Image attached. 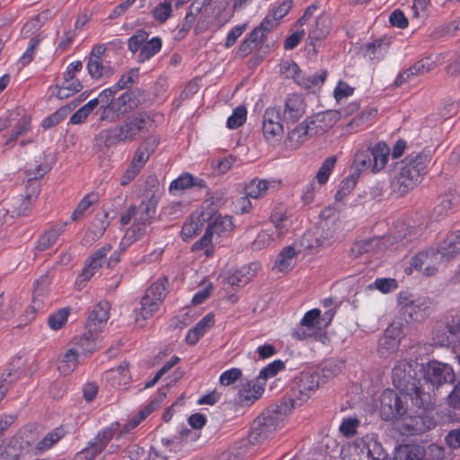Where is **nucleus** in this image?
<instances>
[{
  "label": "nucleus",
  "instance_id": "f257e3e1",
  "mask_svg": "<svg viewBox=\"0 0 460 460\" xmlns=\"http://www.w3.org/2000/svg\"><path fill=\"white\" fill-rule=\"evenodd\" d=\"M415 361H401L392 371L394 385L399 393L385 390L380 397V415L384 420H406L409 431L422 432L420 425L423 413L432 405L431 395L426 392L417 379Z\"/></svg>",
  "mask_w": 460,
  "mask_h": 460
},
{
  "label": "nucleus",
  "instance_id": "f03ea898",
  "mask_svg": "<svg viewBox=\"0 0 460 460\" xmlns=\"http://www.w3.org/2000/svg\"><path fill=\"white\" fill-rule=\"evenodd\" d=\"M153 125V116L149 111H133L127 115L117 127L100 131L94 141L96 145L105 147L137 141L149 134Z\"/></svg>",
  "mask_w": 460,
  "mask_h": 460
},
{
  "label": "nucleus",
  "instance_id": "7ed1b4c3",
  "mask_svg": "<svg viewBox=\"0 0 460 460\" xmlns=\"http://www.w3.org/2000/svg\"><path fill=\"white\" fill-rule=\"evenodd\" d=\"M430 160L431 155L429 150L409 154L402 162L404 165L401 167L391 183L393 191L404 196L412 190L426 174Z\"/></svg>",
  "mask_w": 460,
  "mask_h": 460
},
{
  "label": "nucleus",
  "instance_id": "20e7f679",
  "mask_svg": "<svg viewBox=\"0 0 460 460\" xmlns=\"http://www.w3.org/2000/svg\"><path fill=\"white\" fill-rule=\"evenodd\" d=\"M157 204L158 201L153 195L147 199H143L137 207L130 206L120 216L119 222L122 226H127L133 220V224L127 230L125 236L130 243L142 238L150 232Z\"/></svg>",
  "mask_w": 460,
  "mask_h": 460
},
{
  "label": "nucleus",
  "instance_id": "39448f33",
  "mask_svg": "<svg viewBox=\"0 0 460 460\" xmlns=\"http://www.w3.org/2000/svg\"><path fill=\"white\" fill-rule=\"evenodd\" d=\"M291 402H278L267 408L253 422L249 433V441L261 443L267 439L283 422L292 411Z\"/></svg>",
  "mask_w": 460,
  "mask_h": 460
},
{
  "label": "nucleus",
  "instance_id": "423d86ee",
  "mask_svg": "<svg viewBox=\"0 0 460 460\" xmlns=\"http://www.w3.org/2000/svg\"><path fill=\"white\" fill-rule=\"evenodd\" d=\"M168 279H159L146 291L140 300V307L136 309V321L139 323V316L143 321L153 316L157 312L160 304L166 296Z\"/></svg>",
  "mask_w": 460,
  "mask_h": 460
},
{
  "label": "nucleus",
  "instance_id": "0eeeda50",
  "mask_svg": "<svg viewBox=\"0 0 460 460\" xmlns=\"http://www.w3.org/2000/svg\"><path fill=\"white\" fill-rule=\"evenodd\" d=\"M320 386V375L317 372H303L295 380L294 386L288 397L280 402H291L292 410L306 402L313 392Z\"/></svg>",
  "mask_w": 460,
  "mask_h": 460
},
{
  "label": "nucleus",
  "instance_id": "6e6552de",
  "mask_svg": "<svg viewBox=\"0 0 460 460\" xmlns=\"http://www.w3.org/2000/svg\"><path fill=\"white\" fill-rule=\"evenodd\" d=\"M328 113H317L314 116L307 117L304 121L295 126L287 134L284 140L285 148L287 150H296L302 146L310 137L311 131L318 128L316 123L323 121Z\"/></svg>",
  "mask_w": 460,
  "mask_h": 460
},
{
  "label": "nucleus",
  "instance_id": "1a4fd4ad",
  "mask_svg": "<svg viewBox=\"0 0 460 460\" xmlns=\"http://www.w3.org/2000/svg\"><path fill=\"white\" fill-rule=\"evenodd\" d=\"M283 122L280 107H269L265 110L261 131L269 145L275 146L280 143L284 135Z\"/></svg>",
  "mask_w": 460,
  "mask_h": 460
},
{
  "label": "nucleus",
  "instance_id": "9d476101",
  "mask_svg": "<svg viewBox=\"0 0 460 460\" xmlns=\"http://www.w3.org/2000/svg\"><path fill=\"white\" fill-rule=\"evenodd\" d=\"M119 428V423L116 421L99 431L93 440L89 441L84 448L75 454L74 460H93L105 449Z\"/></svg>",
  "mask_w": 460,
  "mask_h": 460
},
{
  "label": "nucleus",
  "instance_id": "9b49d317",
  "mask_svg": "<svg viewBox=\"0 0 460 460\" xmlns=\"http://www.w3.org/2000/svg\"><path fill=\"white\" fill-rule=\"evenodd\" d=\"M420 385L424 389L425 385L430 384L433 387H438L443 384L454 383L456 376L452 367L437 360L429 361L424 368V378Z\"/></svg>",
  "mask_w": 460,
  "mask_h": 460
},
{
  "label": "nucleus",
  "instance_id": "f8f14e48",
  "mask_svg": "<svg viewBox=\"0 0 460 460\" xmlns=\"http://www.w3.org/2000/svg\"><path fill=\"white\" fill-rule=\"evenodd\" d=\"M351 448L355 453L366 454L367 460H392L378 441L375 433H369L363 437L357 438Z\"/></svg>",
  "mask_w": 460,
  "mask_h": 460
},
{
  "label": "nucleus",
  "instance_id": "ddd939ff",
  "mask_svg": "<svg viewBox=\"0 0 460 460\" xmlns=\"http://www.w3.org/2000/svg\"><path fill=\"white\" fill-rule=\"evenodd\" d=\"M140 90H134L130 92H125L120 94L117 99L114 100L112 106L107 111H109V118L105 120L112 122L115 121L120 115H128L129 113L136 111L140 102L138 95H140Z\"/></svg>",
  "mask_w": 460,
  "mask_h": 460
},
{
  "label": "nucleus",
  "instance_id": "4468645a",
  "mask_svg": "<svg viewBox=\"0 0 460 460\" xmlns=\"http://www.w3.org/2000/svg\"><path fill=\"white\" fill-rule=\"evenodd\" d=\"M283 67L292 74V76L297 84L305 89H310L319 84H323L327 77L326 70H320L319 72H315L314 75H307L301 71L298 65L295 62L286 63Z\"/></svg>",
  "mask_w": 460,
  "mask_h": 460
},
{
  "label": "nucleus",
  "instance_id": "2eb2a0df",
  "mask_svg": "<svg viewBox=\"0 0 460 460\" xmlns=\"http://www.w3.org/2000/svg\"><path fill=\"white\" fill-rule=\"evenodd\" d=\"M440 258L438 257L436 248H429L420 252L412 257L411 267L416 270H421L426 276H433L437 272L435 264L439 262Z\"/></svg>",
  "mask_w": 460,
  "mask_h": 460
},
{
  "label": "nucleus",
  "instance_id": "dca6fc26",
  "mask_svg": "<svg viewBox=\"0 0 460 460\" xmlns=\"http://www.w3.org/2000/svg\"><path fill=\"white\" fill-rule=\"evenodd\" d=\"M306 103L305 98L298 93L288 94L285 100L283 120L286 123L298 121L305 113Z\"/></svg>",
  "mask_w": 460,
  "mask_h": 460
},
{
  "label": "nucleus",
  "instance_id": "f3484780",
  "mask_svg": "<svg viewBox=\"0 0 460 460\" xmlns=\"http://www.w3.org/2000/svg\"><path fill=\"white\" fill-rule=\"evenodd\" d=\"M110 317V305L108 302H99L90 312L86 323L85 330L100 333L102 332Z\"/></svg>",
  "mask_w": 460,
  "mask_h": 460
},
{
  "label": "nucleus",
  "instance_id": "a211bd4d",
  "mask_svg": "<svg viewBox=\"0 0 460 460\" xmlns=\"http://www.w3.org/2000/svg\"><path fill=\"white\" fill-rule=\"evenodd\" d=\"M50 169L51 167L47 164H39L34 170L30 169L26 171L27 184L24 196L31 203L36 200L40 193V184L39 179L42 178Z\"/></svg>",
  "mask_w": 460,
  "mask_h": 460
},
{
  "label": "nucleus",
  "instance_id": "6ab92c4d",
  "mask_svg": "<svg viewBox=\"0 0 460 460\" xmlns=\"http://www.w3.org/2000/svg\"><path fill=\"white\" fill-rule=\"evenodd\" d=\"M111 250V244L105 243L86 260L83 272L80 275L82 281H88L94 275L95 271L102 268Z\"/></svg>",
  "mask_w": 460,
  "mask_h": 460
},
{
  "label": "nucleus",
  "instance_id": "aec40b11",
  "mask_svg": "<svg viewBox=\"0 0 460 460\" xmlns=\"http://www.w3.org/2000/svg\"><path fill=\"white\" fill-rule=\"evenodd\" d=\"M264 382L256 380L242 384L238 394V402L242 405H250L260 399L264 392Z\"/></svg>",
  "mask_w": 460,
  "mask_h": 460
},
{
  "label": "nucleus",
  "instance_id": "412c9836",
  "mask_svg": "<svg viewBox=\"0 0 460 460\" xmlns=\"http://www.w3.org/2000/svg\"><path fill=\"white\" fill-rule=\"evenodd\" d=\"M159 140L155 136L145 137L144 141L138 146L135 155L130 163L133 167L141 170L148 161L150 155L155 151Z\"/></svg>",
  "mask_w": 460,
  "mask_h": 460
},
{
  "label": "nucleus",
  "instance_id": "4be33fe9",
  "mask_svg": "<svg viewBox=\"0 0 460 460\" xmlns=\"http://www.w3.org/2000/svg\"><path fill=\"white\" fill-rule=\"evenodd\" d=\"M211 0H202V2L194 1L190 5V10L187 13L184 21L182 22V26L181 28V31H189L190 28L193 26L195 21L197 20V28L204 29V22L202 20V10L206 6L210 4Z\"/></svg>",
  "mask_w": 460,
  "mask_h": 460
},
{
  "label": "nucleus",
  "instance_id": "5701e85b",
  "mask_svg": "<svg viewBox=\"0 0 460 460\" xmlns=\"http://www.w3.org/2000/svg\"><path fill=\"white\" fill-rule=\"evenodd\" d=\"M430 310V301L427 298H417L405 308L402 314L406 322H420L425 319Z\"/></svg>",
  "mask_w": 460,
  "mask_h": 460
},
{
  "label": "nucleus",
  "instance_id": "b1692460",
  "mask_svg": "<svg viewBox=\"0 0 460 460\" xmlns=\"http://www.w3.org/2000/svg\"><path fill=\"white\" fill-rule=\"evenodd\" d=\"M212 218L211 212L202 210L196 217L191 216L190 221L185 222L181 227V234L184 241L192 239L200 230L204 222Z\"/></svg>",
  "mask_w": 460,
  "mask_h": 460
},
{
  "label": "nucleus",
  "instance_id": "393cba45",
  "mask_svg": "<svg viewBox=\"0 0 460 460\" xmlns=\"http://www.w3.org/2000/svg\"><path fill=\"white\" fill-rule=\"evenodd\" d=\"M440 260L451 259L460 252V231L448 234L436 248Z\"/></svg>",
  "mask_w": 460,
  "mask_h": 460
},
{
  "label": "nucleus",
  "instance_id": "a878e982",
  "mask_svg": "<svg viewBox=\"0 0 460 460\" xmlns=\"http://www.w3.org/2000/svg\"><path fill=\"white\" fill-rule=\"evenodd\" d=\"M259 264L252 262L248 266H244L234 273L227 277L226 282L232 287H243L248 284L251 279L256 275L259 270Z\"/></svg>",
  "mask_w": 460,
  "mask_h": 460
},
{
  "label": "nucleus",
  "instance_id": "bb28decb",
  "mask_svg": "<svg viewBox=\"0 0 460 460\" xmlns=\"http://www.w3.org/2000/svg\"><path fill=\"white\" fill-rule=\"evenodd\" d=\"M99 333L85 330L84 334L74 339L75 348L79 349V354L89 356L97 350V339Z\"/></svg>",
  "mask_w": 460,
  "mask_h": 460
},
{
  "label": "nucleus",
  "instance_id": "cd10ccee",
  "mask_svg": "<svg viewBox=\"0 0 460 460\" xmlns=\"http://www.w3.org/2000/svg\"><path fill=\"white\" fill-rule=\"evenodd\" d=\"M24 447L17 438H12L9 442L0 447V460H23Z\"/></svg>",
  "mask_w": 460,
  "mask_h": 460
},
{
  "label": "nucleus",
  "instance_id": "c85d7f7f",
  "mask_svg": "<svg viewBox=\"0 0 460 460\" xmlns=\"http://www.w3.org/2000/svg\"><path fill=\"white\" fill-rule=\"evenodd\" d=\"M66 223L62 226H54L48 231L44 232L38 239L35 250L37 252H44L52 246L61 234L64 232Z\"/></svg>",
  "mask_w": 460,
  "mask_h": 460
},
{
  "label": "nucleus",
  "instance_id": "c756f323",
  "mask_svg": "<svg viewBox=\"0 0 460 460\" xmlns=\"http://www.w3.org/2000/svg\"><path fill=\"white\" fill-rule=\"evenodd\" d=\"M106 379L112 386L126 385L130 379L128 363H122L106 372Z\"/></svg>",
  "mask_w": 460,
  "mask_h": 460
},
{
  "label": "nucleus",
  "instance_id": "7c9ffc66",
  "mask_svg": "<svg viewBox=\"0 0 460 460\" xmlns=\"http://www.w3.org/2000/svg\"><path fill=\"white\" fill-rule=\"evenodd\" d=\"M78 356L79 349L75 348L67 349L62 356V358L58 361V371L64 376L71 374L77 367Z\"/></svg>",
  "mask_w": 460,
  "mask_h": 460
},
{
  "label": "nucleus",
  "instance_id": "2f4dec72",
  "mask_svg": "<svg viewBox=\"0 0 460 460\" xmlns=\"http://www.w3.org/2000/svg\"><path fill=\"white\" fill-rule=\"evenodd\" d=\"M424 454L423 447L419 445H401L396 449L393 460H421Z\"/></svg>",
  "mask_w": 460,
  "mask_h": 460
},
{
  "label": "nucleus",
  "instance_id": "473e14b6",
  "mask_svg": "<svg viewBox=\"0 0 460 460\" xmlns=\"http://www.w3.org/2000/svg\"><path fill=\"white\" fill-rule=\"evenodd\" d=\"M371 148L373 152V172H377L385 166L390 155V148L385 142H379Z\"/></svg>",
  "mask_w": 460,
  "mask_h": 460
},
{
  "label": "nucleus",
  "instance_id": "72a5a7b5",
  "mask_svg": "<svg viewBox=\"0 0 460 460\" xmlns=\"http://www.w3.org/2000/svg\"><path fill=\"white\" fill-rule=\"evenodd\" d=\"M87 70L93 79L109 78L114 74L111 66H105L102 59H96L95 58L93 59L88 58Z\"/></svg>",
  "mask_w": 460,
  "mask_h": 460
},
{
  "label": "nucleus",
  "instance_id": "f704fd0d",
  "mask_svg": "<svg viewBox=\"0 0 460 460\" xmlns=\"http://www.w3.org/2000/svg\"><path fill=\"white\" fill-rule=\"evenodd\" d=\"M460 198L456 190H449L445 194L438 197V204L435 208L438 217L447 214L453 208L459 203Z\"/></svg>",
  "mask_w": 460,
  "mask_h": 460
},
{
  "label": "nucleus",
  "instance_id": "c9c22d12",
  "mask_svg": "<svg viewBox=\"0 0 460 460\" xmlns=\"http://www.w3.org/2000/svg\"><path fill=\"white\" fill-rule=\"evenodd\" d=\"M6 211L12 217L24 215L31 206V202L23 195L13 197L6 202Z\"/></svg>",
  "mask_w": 460,
  "mask_h": 460
},
{
  "label": "nucleus",
  "instance_id": "e433bc0d",
  "mask_svg": "<svg viewBox=\"0 0 460 460\" xmlns=\"http://www.w3.org/2000/svg\"><path fill=\"white\" fill-rule=\"evenodd\" d=\"M211 217L212 218L208 221L209 223L207 229L210 230L212 235L216 234L220 236L224 233L229 232L233 229V223L230 217H222L220 215L214 216L212 213Z\"/></svg>",
  "mask_w": 460,
  "mask_h": 460
},
{
  "label": "nucleus",
  "instance_id": "4c0bfd02",
  "mask_svg": "<svg viewBox=\"0 0 460 460\" xmlns=\"http://www.w3.org/2000/svg\"><path fill=\"white\" fill-rule=\"evenodd\" d=\"M162 44V40L159 37H154L149 40H146L141 52L137 56V62L144 63L149 60L161 50Z\"/></svg>",
  "mask_w": 460,
  "mask_h": 460
},
{
  "label": "nucleus",
  "instance_id": "58836bf2",
  "mask_svg": "<svg viewBox=\"0 0 460 460\" xmlns=\"http://www.w3.org/2000/svg\"><path fill=\"white\" fill-rule=\"evenodd\" d=\"M297 252L293 246L284 247L275 261V268L279 271H288L293 268V260Z\"/></svg>",
  "mask_w": 460,
  "mask_h": 460
},
{
  "label": "nucleus",
  "instance_id": "ea45409f",
  "mask_svg": "<svg viewBox=\"0 0 460 460\" xmlns=\"http://www.w3.org/2000/svg\"><path fill=\"white\" fill-rule=\"evenodd\" d=\"M109 224L107 213L96 215L86 234L90 235L92 240H98L103 235Z\"/></svg>",
  "mask_w": 460,
  "mask_h": 460
},
{
  "label": "nucleus",
  "instance_id": "a19ab883",
  "mask_svg": "<svg viewBox=\"0 0 460 460\" xmlns=\"http://www.w3.org/2000/svg\"><path fill=\"white\" fill-rule=\"evenodd\" d=\"M49 285V279L47 276L40 277V279L35 282L32 305L31 306L33 310L40 309L42 305V300L40 297H42L46 294Z\"/></svg>",
  "mask_w": 460,
  "mask_h": 460
},
{
  "label": "nucleus",
  "instance_id": "79ce46f5",
  "mask_svg": "<svg viewBox=\"0 0 460 460\" xmlns=\"http://www.w3.org/2000/svg\"><path fill=\"white\" fill-rule=\"evenodd\" d=\"M117 91L114 90L113 86L109 87L107 89H104L102 91L99 95V101L101 102L100 109L102 110L101 120H105L109 118V111H107L111 106H112V103L115 100L114 95L116 94Z\"/></svg>",
  "mask_w": 460,
  "mask_h": 460
},
{
  "label": "nucleus",
  "instance_id": "37998d69",
  "mask_svg": "<svg viewBox=\"0 0 460 460\" xmlns=\"http://www.w3.org/2000/svg\"><path fill=\"white\" fill-rule=\"evenodd\" d=\"M65 435V430L63 428H56L51 432L48 433L38 444L36 449L40 452L46 451L49 449L53 445H55L60 438H62Z\"/></svg>",
  "mask_w": 460,
  "mask_h": 460
},
{
  "label": "nucleus",
  "instance_id": "c03bdc74",
  "mask_svg": "<svg viewBox=\"0 0 460 460\" xmlns=\"http://www.w3.org/2000/svg\"><path fill=\"white\" fill-rule=\"evenodd\" d=\"M212 234L210 233V230L206 229L205 234L203 236L195 242L191 246L192 252H198V251H203L206 257H211L214 252V247L212 244Z\"/></svg>",
  "mask_w": 460,
  "mask_h": 460
},
{
  "label": "nucleus",
  "instance_id": "a18cd8bd",
  "mask_svg": "<svg viewBox=\"0 0 460 460\" xmlns=\"http://www.w3.org/2000/svg\"><path fill=\"white\" fill-rule=\"evenodd\" d=\"M377 243H378V240L376 238H371V239L356 242L353 244V246L350 248V251H349L350 257L353 259H356L364 253L372 252L375 250Z\"/></svg>",
  "mask_w": 460,
  "mask_h": 460
},
{
  "label": "nucleus",
  "instance_id": "49530a36",
  "mask_svg": "<svg viewBox=\"0 0 460 460\" xmlns=\"http://www.w3.org/2000/svg\"><path fill=\"white\" fill-rule=\"evenodd\" d=\"M399 347V340L390 334V331L386 330L384 336L380 338L378 343V351L382 355L391 354L397 350Z\"/></svg>",
  "mask_w": 460,
  "mask_h": 460
},
{
  "label": "nucleus",
  "instance_id": "de8ad7c7",
  "mask_svg": "<svg viewBox=\"0 0 460 460\" xmlns=\"http://www.w3.org/2000/svg\"><path fill=\"white\" fill-rule=\"evenodd\" d=\"M373 152L372 148H367L365 150L358 151L354 159V164L356 165V172L370 169L373 172Z\"/></svg>",
  "mask_w": 460,
  "mask_h": 460
},
{
  "label": "nucleus",
  "instance_id": "09e8293b",
  "mask_svg": "<svg viewBox=\"0 0 460 460\" xmlns=\"http://www.w3.org/2000/svg\"><path fill=\"white\" fill-rule=\"evenodd\" d=\"M358 176L359 173L358 172H355L341 181L340 184V189L335 194V199L337 200H342L343 198H345L354 190Z\"/></svg>",
  "mask_w": 460,
  "mask_h": 460
},
{
  "label": "nucleus",
  "instance_id": "8fccbe9b",
  "mask_svg": "<svg viewBox=\"0 0 460 460\" xmlns=\"http://www.w3.org/2000/svg\"><path fill=\"white\" fill-rule=\"evenodd\" d=\"M269 188V181L254 179L245 186V195L252 199H258L264 195Z\"/></svg>",
  "mask_w": 460,
  "mask_h": 460
},
{
  "label": "nucleus",
  "instance_id": "3c124183",
  "mask_svg": "<svg viewBox=\"0 0 460 460\" xmlns=\"http://www.w3.org/2000/svg\"><path fill=\"white\" fill-rule=\"evenodd\" d=\"M386 46L387 44L383 39H379L373 42L367 43L366 46L365 56L371 60L379 59L386 51Z\"/></svg>",
  "mask_w": 460,
  "mask_h": 460
},
{
  "label": "nucleus",
  "instance_id": "603ef678",
  "mask_svg": "<svg viewBox=\"0 0 460 460\" xmlns=\"http://www.w3.org/2000/svg\"><path fill=\"white\" fill-rule=\"evenodd\" d=\"M285 363L282 360H274L260 371L257 379L266 383L268 378L275 376L279 371L285 369Z\"/></svg>",
  "mask_w": 460,
  "mask_h": 460
},
{
  "label": "nucleus",
  "instance_id": "864d4df0",
  "mask_svg": "<svg viewBox=\"0 0 460 460\" xmlns=\"http://www.w3.org/2000/svg\"><path fill=\"white\" fill-rule=\"evenodd\" d=\"M460 31V19L450 21L432 32L433 38L454 37Z\"/></svg>",
  "mask_w": 460,
  "mask_h": 460
},
{
  "label": "nucleus",
  "instance_id": "5fc2aeb1",
  "mask_svg": "<svg viewBox=\"0 0 460 460\" xmlns=\"http://www.w3.org/2000/svg\"><path fill=\"white\" fill-rule=\"evenodd\" d=\"M70 309L67 307L60 308L56 313L49 316L48 325L52 330H59L66 323Z\"/></svg>",
  "mask_w": 460,
  "mask_h": 460
},
{
  "label": "nucleus",
  "instance_id": "6e6d98bb",
  "mask_svg": "<svg viewBox=\"0 0 460 460\" xmlns=\"http://www.w3.org/2000/svg\"><path fill=\"white\" fill-rule=\"evenodd\" d=\"M336 162V156L332 155L325 159L316 174V180L321 185H323L327 182L329 176L335 166Z\"/></svg>",
  "mask_w": 460,
  "mask_h": 460
},
{
  "label": "nucleus",
  "instance_id": "4d7b16f0",
  "mask_svg": "<svg viewBox=\"0 0 460 460\" xmlns=\"http://www.w3.org/2000/svg\"><path fill=\"white\" fill-rule=\"evenodd\" d=\"M98 201V197L94 193L87 194L84 197V199L79 202L75 209L74 210L71 218L74 221L80 219L85 210L92 205Z\"/></svg>",
  "mask_w": 460,
  "mask_h": 460
},
{
  "label": "nucleus",
  "instance_id": "13d9d810",
  "mask_svg": "<svg viewBox=\"0 0 460 460\" xmlns=\"http://www.w3.org/2000/svg\"><path fill=\"white\" fill-rule=\"evenodd\" d=\"M247 111L244 107L239 106L235 108L232 115L227 119V128L235 129L241 127L246 120Z\"/></svg>",
  "mask_w": 460,
  "mask_h": 460
},
{
  "label": "nucleus",
  "instance_id": "bf43d9fd",
  "mask_svg": "<svg viewBox=\"0 0 460 460\" xmlns=\"http://www.w3.org/2000/svg\"><path fill=\"white\" fill-rule=\"evenodd\" d=\"M40 40L41 39L39 35H36L31 39L27 50L20 58L18 61L19 65L21 66V68L26 66L31 62Z\"/></svg>",
  "mask_w": 460,
  "mask_h": 460
},
{
  "label": "nucleus",
  "instance_id": "052dcab7",
  "mask_svg": "<svg viewBox=\"0 0 460 460\" xmlns=\"http://www.w3.org/2000/svg\"><path fill=\"white\" fill-rule=\"evenodd\" d=\"M171 2V0H164L152 10L153 17L156 21L163 23L171 16L172 11Z\"/></svg>",
  "mask_w": 460,
  "mask_h": 460
},
{
  "label": "nucleus",
  "instance_id": "680f3d73",
  "mask_svg": "<svg viewBox=\"0 0 460 460\" xmlns=\"http://www.w3.org/2000/svg\"><path fill=\"white\" fill-rule=\"evenodd\" d=\"M148 39V33L143 30H138L134 35H132L128 40V49L132 53H136L139 51L141 52V48L143 47L146 40Z\"/></svg>",
  "mask_w": 460,
  "mask_h": 460
},
{
  "label": "nucleus",
  "instance_id": "e2e57ef3",
  "mask_svg": "<svg viewBox=\"0 0 460 460\" xmlns=\"http://www.w3.org/2000/svg\"><path fill=\"white\" fill-rule=\"evenodd\" d=\"M344 363L338 360L324 361L322 367L323 376L326 379L336 376L341 372Z\"/></svg>",
  "mask_w": 460,
  "mask_h": 460
},
{
  "label": "nucleus",
  "instance_id": "0e129e2a",
  "mask_svg": "<svg viewBox=\"0 0 460 460\" xmlns=\"http://www.w3.org/2000/svg\"><path fill=\"white\" fill-rule=\"evenodd\" d=\"M181 214V204L180 202H172L168 204L166 207L163 208L159 215V218L161 220H173L175 218L180 217Z\"/></svg>",
  "mask_w": 460,
  "mask_h": 460
},
{
  "label": "nucleus",
  "instance_id": "69168bd1",
  "mask_svg": "<svg viewBox=\"0 0 460 460\" xmlns=\"http://www.w3.org/2000/svg\"><path fill=\"white\" fill-rule=\"evenodd\" d=\"M359 420L357 418L343 419L341 426L340 432L346 438H351L356 435L357 428L359 426Z\"/></svg>",
  "mask_w": 460,
  "mask_h": 460
},
{
  "label": "nucleus",
  "instance_id": "338daca9",
  "mask_svg": "<svg viewBox=\"0 0 460 460\" xmlns=\"http://www.w3.org/2000/svg\"><path fill=\"white\" fill-rule=\"evenodd\" d=\"M327 34L328 29L323 26V22L317 19L308 32V38L311 40L312 44H314V41L323 40Z\"/></svg>",
  "mask_w": 460,
  "mask_h": 460
},
{
  "label": "nucleus",
  "instance_id": "774afa93",
  "mask_svg": "<svg viewBox=\"0 0 460 460\" xmlns=\"http://www.w3.org/2000/svg\"><path fill=\"white\" fill-rule=\"evenodd\" d=\"M320 315L321 311L316 308L306 312L301 320V325L314 331L319 325Z\"/></svg>",
  "mask_w": 460,
  "mask_h": 460
}]
</instances>
